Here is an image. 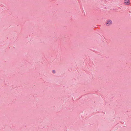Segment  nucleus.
I'll return each mask as SVG.
<instances>
[{"label": "nucleus", "instance_id": "obj_1", "mask_svg": "<svg viewBox=\"0 0 131 131\" xmlns=\"http://www.w3.org/2000/svg\"><path fill=\"white\" fill-rule=\"evenodd\" d=\"M112 21L111 20L108 19L106 21V25L107 26L110 25L112 24Z\"/></svg>", "mask_w": 131, "mask_h": 131}, {"label": "nucleus", "instance_id": "obj_2", "mask_svg": "<svg viewBox=\"0 0 131 131\" xmlns=\"http://www.w3.org/2000/svg\"><path fill=\"white\" fill-rule=\"evenodd\" d=\"M124 3L126 5H128L129 4V0H125Z\"/></svg>", "mask_w": 131, "mask_h": 131}, {"label": "nucleus", "instance_id": "obj_3", "mask_svg": "<svg viewBox=\"0 0 131 131\" xmlns=\"http://www.w3.org/2000/svg\"><path fill=\"white\" fill-rule=\"evenodd\" d=\"M52 72L53 73H56V71L55 70H53L52 71Z\"/></svg>", "mask_w": 131, "mask_h": 131}]
</instances>
